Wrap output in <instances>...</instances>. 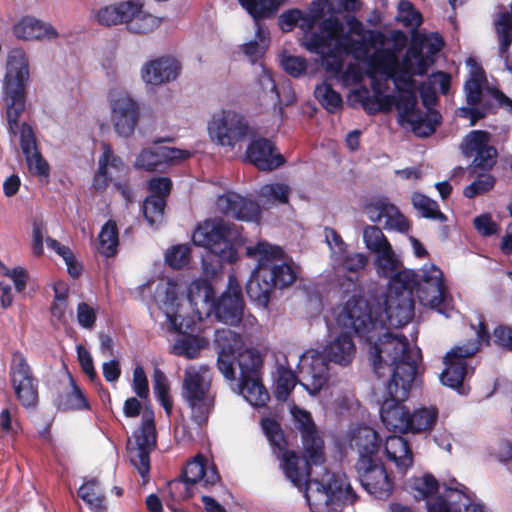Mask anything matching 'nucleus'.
<instances>
[{"label":"nucleus","instance_id":"obj_1","mask_svg":"<svg viewBox=\"0 0 512 512\" xmlns=\"http://www.w3.org/2000/svg\"><path fill=\"white\" fill-rule=\"evenodd\" d=\"M376 268L388 279L384 297L385 313L393 328L407 325L415 314L414 292L423 305L438 308L445 297L443 272L434 264L425 265L422 273L402 268L392 246L376 253Z\"/></svg>","mask_w":512,"mask_h":512},{"label":"nucleus","instance_id":"obj_2","mask_svg":"<svg viewBox=\"0 0 512 512\" xmlns=\"http://www.w3.org/2000/svg\"><path fill=\"white\" fill-rule=\"evenodd\" d=\"M420 350L414 352L406 337L391 335L375 346L373 371L378 378L389 376L380 418L389 431L407 433L409 409L404 405L419 373Z\"/></svg>","mask_w":512,"mask_h":512},{"label":"nucleus","instance_id":"obj_3","mask_svg":"<svg viewBox=\"0 0 512 512\" xmlns=\"http://www.w3.org/2000/svg\"><path fill=\"white\" fill-rule=\"evenodd\" d=\"M28 80L29 64L25 56L21 53L9 55L2 88L7 129L13 136L20 134V146L30 172L47 179L50 166L38 149L34 130L26 122L20 125L26 109Z\"/></svg>","mask_w":512,"mask_h":512},{"label":"nucleus","instance_id":"obj_4","mask_svg":"<svg viewBox=\"0 0 512 512\" xmlns=\"http://www.w3.org/2000/svg\"><path fill=\"white\" fill-rule=\"evenodd\" d=\"M217 368L227 380H235V364L239 368V389L244 398L255 407H263L270 399L262 383L263 359L258 350L244 349L239 333L230 329H217L214 336Z\"/></svg>","mask_w":512,"mask_h":512},{"label":"nucleus","instance_id":"obj_5","mask_svg":"<svg viewBox=\"0 0 512 512\" xmlns=\"http://www.w3.org/2000/svg\"><path fill=\"white\" fill-rule=\"evenodd\" d=\"M248 257H257V265L247 283L248 298L261 307H268L275 289L291 286L297 278L293 266L283 261L284 251L281 247L265 241L246 248Z\"/></svg>","mask_w":512,"mask_h":512},{"label":"nucleus","instance_id":"obj_6","mask_svg":"<svg viewBox=\"0 0 512 512\" xmlns=\"http://www.w3.org/2000/svg\"><path fill=\"white\" fill-rule=\"evenodd\" d=\"M382 444L379 433L366 425L358 427L350 440L358 455L354 469L361 486L376 499L386 500L393 493L394 479L380 456Z\"/></svg>","mask_w":512,"mask_h":512},{"label":"nucleus","instance_id":"obj_7","mask_svg":"<svg viewBox=\"0 0 512 512\" xmlns=\"http://www.w3.org/2000/svg\"><path fill=\"white\" fill-rule=\"evenodd\" d=\"M356 353L352 336L345 332L330 342L323 352L308 350L300 358L298 368L303 382L300 385L312 396L317 395L328 383L329 363L349 365Z\"/></svg>","mask_w":512,"mask_h":512},{"label":"nucleus","instance_id":"obj_8","mask_svg":"<svg viewBox=\"0 0 512 512\" xmlns=\"http://www.w3.org/2000/svg\"><path fill=\"white\" fill-rule=\"evenodd\" d=\"M239 236L236 225L222 218L206 219L199 223L192 234V241L196 246L208 249L202 260L204 269L216 273L224 264L235 263L238 252L233 242Z\"/></svg>","mask_w":512,"mask_h":512},{"label":"nucleus","instance_id":"obj_9","mask_svg":"<svg viewBox=\"0 0 512 512\" xmlns=\"http://www.w3.org/2000/svg\"><path fill=\"white\" fill-rule=\"evenodd\" d=\"M383 306L385 304L383 303ZM338 321L346 328H351L355 334L367 343L373 344L370 348L372 361L374 360L375 346L386 340V336L402 338L387 331L392 327L386 317L385 307L374 308L361 295H353L344 305Z\"/></svg>","mask_w":512,"mask_h":512},{"label":"nucleus","instance_id":"obj_10","mask_svg":"<svg viewBox=\"0 0 512 512\" xmlns=\"http://www.w3.org/2000/svg\"><path fill=\"white\" fill-rule=\"evenodd\" d=\"M261 428L272 447L273 454L280 461L285 477L297 487L304 484L307 486L313 481L314 479L310 478L312 465L321 466L322 464L309 463L303 450L304 467L300 468L301 458L295 451L288 449V441L277 420L270 417L262 418Z\"/></svg>","mask_w":512,"mask_h":512},{"label":"nucleus","instance_id":"obj_11","mask_svg":"<svg viewBox=\"0 0 512 512\" xmlns=\"http://www.w3.org/2000/svg\"><path fill=\"white\" fill-rule=\"evenodd\" d=\"M305 498L312 512H320L322 507L336 509L346 503L353 504L357 494L345 474L333 473L328 475L327 480L314 479L309 482L305 488Z\"/></svg>","mask_w":512,"mask_h":512},{"label":"nucleus","instance_id":"obj_12","mask_svg":"<svg viewBox=\"0 0 512 512\" xmlns=\"http://www.w3.org/2000/svg\"><path fill=\"white\" fill-rule=\"evenodd\" d=\"M8 375L10 386L19 404L26 410H36L40 400V381L20 351L12 353Z\"/></svg>","mask_w":512,"mask_h":512},{"label":"nucleus","instance_id":"obj_13","mask_svg":"<svg viewBox=\"0 0 512 512\" xmlns=\"http://www.w3.org/2000/svg\"><path fill=\"white\" fill-rule=\"evenodd\" d=\"M208 130L217 144L234 148L247 139L250 126L242 114L232 110H222L213 115L208 124Z\"/></svg>","mask_w":512,"mask_h":512},{"label":"nucleus","instance_id":"obj_14","mask_svg":"<svg viewBox=\"0 0 512 512\" xmlns=\"http://www.w3.org/2000/svg\"><path fill=\"white\" fill-rule=\"evenodd\" d=\"M244 308L242 286L237 277L230 274L226 290L214 301L212 314L219 322L238 326L243 320Z\"/></svg>","mask_w":512,"mask_h":512},{"label":"nucleus","instance_id":"obj_15","mask_svg":"<svg viewBox=\"0 0 512 512\" xmlns=\"http://www.w3.org/2000/svg\"><path fill=\"white\" fill-rule=\"evenodd\" d=\"M109 102L115 133L122 138L131 137L140 119L138 102L125 92L110 93Z\"/></svg>","mask_w":512,"mask_h":512},{"label":"nucleus","instance_id":"obj_16","mask_svg":"<svg viewBox=\"0 0 512 512\" xmlns=\"http://www.w3.org/2000/svg\"><path fill=\"white\" fill-rule=\"evenodd\" d=\"M472 355H466L459 346L450 349L444 356V370L440 375L441 383L447 387L456 390L461 395H467L470 387L465 384L467 376L474 374L475 368L470 367L467 359Z\"/></svg>","mask_w":512,"mask_h":512},{"label":"nucleus","instance_id":"obj_17","mask_svg":"<svg viewBox=\"0 0 512 512\" xmlns=\"http://www.w3.org/2000/svg\"><path fill=\"white\" fill-rule=\"evenodd\" d=\"M297 429L301 432L303 449L309 463L324 464V441L319 436L310 412L294 408L292 411Z\"/></svg>","mask_w":512,"mask_h":512},{"label":"nucleus","instance_id":"obj_18","mask_svg":"<svg viewBox=\"0 0 512 512\" xmlns=\"http://www.w3.org/2000/svg\"><path fill=\"white\" fill-rule=\"evenodd\" d=\"M187 299L193 316L186 319L200 322L212 315L216 298L214 287L209 280L199 278L192 281L188 286Z\"/></svg>","mask_w":512,"mask_h":512},{"label":"nucleus","instance_id":"obj_19","mask_svg":"<svg viewBox=\"0 0 512 512\" xmlns=\"http://www.w3.org/2000/svg\"><path fill=\"white\" fill-rule=\"evenodd\" d=\"M168 320L175 332L183 334L173 345V353L187 359L197 358L203 348L201 339L198 336L187 333L192 330L194 324L193 319H186L178 313L168 315Z\"/></svg>","mask_w":512,"mask_h":512},{"label":"nucleus","instance_id":"obj_20","mask_svg":"<svg viewBox=\"0 0 512 512\" xmlns=\"http://www.w3.org/2000/svg\"><path fill=\"white\" fill-rule=\"evenodd\" d=\"M217 206L228 217L241 221H258L261 217L259 204L235 192L219 196Z\"/></svg>","mask_w":512,"mask_h":512},{"label":"nucleus","instance_id":"obj_21","mask_svg":"<svg viewBox=\"0 0 512 512\" xmlns=\"http://www.w3.org/2000/svg\"><path fill=\"white\" fill-rule=\"evenodd\" d=\"M246 158L261 171H272L285 162V158L276 152L275 144L264 137L250 142L246 149Z\"/></svg>","mask_w":512,"mask_h":512},{"label":"nucleus","instance_id":"obj_22","mask_svg":"<svg viewBox=\"0 0 512 512\" xmlns=\"http://www.w3.org/2000/svg\"><path fill=\"white\" fill-rule=\"evenodd\" d=\"M181 70L180 63L172 57L162 56L143 65L141 77L151 85H161L175 80Z\"/></svg>","mask_w":512,"mask_h":512},{"label":"nucleus","instance_id":"obj_23","mask_svg":"<svg viewBox=\"0 0 512 512\" xmlns=\"http://www.w3.org/2000/svg\"><path fill=\"white\" fill-rule=\"evenodd\" d=\"M366 212L372 222L380 223L383 219L385 229H395L399 232H407L410 228L408 219L399 209L386 200H378L366 206Z\"/></svg>","mask_w":512,"mask_h":512},{"label":"nucleus","instance_id":"obj_24","mask_svg":"<svg viewBox=\"0 0 512 512\" xmlns=\"http://www.w3.org/2000/svg\"><path fill=\"white\" fill-rule=\"evenodd\" d=\"M180 477L191 487L200 484L206 489L211 488L220 481V475L216 466L211 465L208 467L207 460L201 455L187 462Z\"/></svg>","mask_w":512,"mask_h":512},{"label":"nucleus","instance_id":"obj_25","mask_svg":"<svg viewBox=\"0 0 512 512\" xmlns=\"http://www.w3.org/2000/svg\"><path fill=\"white\" fill-rule=\"evenodd\" d=\"M384 452L387 459L394 463L396 469L406 473L414 464V454L408 440L399 435L386 438Z\"/></svg>","mask_w":512,"mask_h":512},{"label":"nucleus","instance_id":"obj_26","mask_svg":"<svg viewBox=\"0 0 512 512\" xmlns=\"http://www.w3.org/2000/svg\"><path fill=\"white\" fill-rule=\"evenodd\" d=\"M15 36L23 40L55 39L58 36L56 29L42 21L26 17L14 26Z\"/></svg>","mask_w":512,"mask_h":512},{"label":"nucleus","instance_id":"obj_27","mask_svg":"<svg viewBox=\"0 0 512 512\" xmlns=\"http://www.w3.org/2000/svg\"><path fill=\"white\" fill-rule=\"evenodd\" d=\"M384 59L392 64L388 77L393 80L395 88L399 92L404 89L414 90L416 81L413 79V63L408 57H403L402 62L398 63L394 55L386 53Z\"/></svg>","mask_w":512,"mask_h":512},{"label":"nucleus","instance_id":"obj_28","mask_svg":"<svg viewBox=\"0 0 512 512\" xmlns=\"http://www.w3.org/2000/svg\"><path fill=\"white\" fill-rule=\"evenodd\" d=\"M137 9V1L129 0L117 5L105 6L98 10L96 21L100 25L112 26L127 23L128 17Z\"/></svg>","mask_w":512,"mask_h":512},{"label":"nucleus","instance_id":"obj_29","mask_svg":"<svg viewBox=\"0 0 512 512\" xmlns=\"http://www.w3.org/2000/svg\"><path fill=\"white\" fill-rule=\"evenodd\" d=\"M470 77L465 82L466 101L470 106H476L482 100V87L487 82L486 74L482 66L473 58H469Z\"/></svg>","mask_w":512,"mask_h":512},{"label":"nucleus","instance_id":"obj_30","mask_svg":"<svg viewBox=\"0 0 512 512\" xmlns=\"http://www.w3.org/2000/svg\"><path fill=\"white\" fill-rule=\"evenodd\" d=\"M55 403L58 409L63 411L89 409V403L83 391L71 375L63 393L58 394Z\"/></svg>","mask_w":512,"mask_h":512},{"label":"nucleus","instance_id":"obj_31","mask_svg":"<svg viewBox=\"0 0 512 512\" xmlns=\"http://www.w3.org/2000/svg\"><path fill=\"white\" fill-rule=\"evenodd\" d=\"M439 417L436 406H422L415 409L408 416L407 433L429 432L435 427Z\"/></svg>","mask_w":512,"mask_h":512},{"label":"nucleus","instance_id":"obj_32","mask_svg":"<svg viewBox=\"0 0 512 512\" xmlns=\"http://www.w3.org/2000/svg\"><path fill=\"white\" fill-rule=\"evenodd\" d=\"M439 481L431 473H425L421 477H412L407 483V490L415 500L434 501L439 491Z\"/></svg>","mask_w":512,"mask_h":512},{"label":"nucleus","instance_id":"obj_33","mask_svg":"<svg viewBox=\"0 0 512 512\" xmlns=\"http://www.w3.org/2000/svg\"><path fill=\"white\" fill-rule=\"evenodd\" d=\"M78 496L93 512H107L106 496L96 478L85 481L77 491Z\"/></svg>","mask_w":512,"mask_h":512},{"label":"nucleus","instance_id":"obj_34","mask_svg":"<svg viewBox=\"0 0 512 512\" xmlns=\"http://www.w3.org/2000/svg\"><path fill=\"white\" fill-rule=\"evenodd\" d=\"M191 410V420L199 427L207 424L215 406V395L212 393L185 400Z\"/></svg>","mask_w":512,"mask_h":512},{"label":"nucleus","instance_id":"obj_35","mask_svg":"<svg viewBox=\"0 0 512 512\" xmlns=\"http://www.w3.org/2000/svg\"><path fill=\"white\" fill-rule=\"evenodd\" d=\"M119 233L114 220H108L101 228L98 235V252L107 257H114L118 252Z\"/></svg>","mask_w":512,"mask_h":512},{"label":"nucleus","instance_id":"obj_36","mask_svg":"<svg viewBox=\"0 0 512 512\" xmlns=\"http://www.w3.org/2000/svg\"><path fill=\"white\" fill-rule=\"evenodd\" d=\"M134 437L138 448L153 450L156 447L157 433L152 410L146 408L139 430Z\"/></svg>","mask_w":512,"mask_h":512},{"label":"nucleus","instance_id":"obj_37","mask_svg":"<svg viewBox=\"0 0 512 512\" xmlns=\"http://www.w3.org/2000/svg\"><path fill=\"white\" fill-rule=\"evenodd\" d=\"M164 146L143 149L137 156L134 166L138 170L161 171L166 166Z\"/></svg>","mask_w":512,"mask_h":512},{"label":"nucleus","instance_id":"obj_38","mask_svg":"<svg viewBox=\"0 0 512 512\" xmlns=\"http://www.w3.org/2000/svg\"><path fill=\"white\" fill-rule=\"evenodd\" d=\"M441 120L442 116L436 110H427L424 115L419 111L414 117L409 118L413 132L419 137H429L435 133Z\"/></svg>","mask_w":512,"mask_h":512},{"label":"nucleus","instance_id":"obj_39","mask_svg":"<svg viewBox=\"0 0 512 512\" xmlns=\"http://www.w3.org/2000/svg\"><path fill=\"white\" fill-rule=\"evenodd\" d=\"M211 393V384L198 371H186L182 384L184 400Z\"/></svg>","mask_w":512,"mask_h":512},{"label":"nucleus","instance_id":"obj_40","mask_svg":"<svg viewBox=\"0 0 512 512\" xmlns=\"http://www.w3.org/2000/svg\"><path fill=\"white\" fill-rule=\"evenodd\" d=\"M314 96L328 113L334 114L343 107L341 94L334 90L330 83L322 82L317 84Z\"/></svg>","mask_w":512,"mask_h":512},{"label":"nucleus","instance_id":"obj_41","mask_svg":"<svg viewBox=\"0 0 512 512\" xmlns=\"http://www.w3.org/2000/svg\"><path fill=\"white\" fill-rule=\"evenodd\" d=\"M286 0H246L243 8L253 19H268L276 15Z\"/></svg>","mask_w":512,"mask_h":512},{"label":"nucleus","instance_id":"obj_42","mask_svg":"<svg viewBox=\"0 0 512 512\" xmlns=\"http://www.w3.org/2000/svg\"><path fill=\"white\" fill-rule=\"evenodd\" d=\"M454 483H456L459 487H446V496L437 495L434 501L427 502V512H460V507H452L451 503L446 499V497L451 498L453 493H457L459 499L466 498L470 500L469 496L465 493L467 487L463 484L457 483L454 479Z\"/></svg>","mask_w":512,"mask_h":512},{"label":"nucleus","instance_id":"obj_43","mask_svg":"<svg viewBox=\"0 0 512 512\" xmlns=\"http://www.w3.org/2000/svg\"><path fill=\"white\" fill-rule=\"evenodd\" d=\"M167 201L165 199L153 198L147 196L142 204V212L148 225L158 227L164 221Z\"/></svg>","mask_w":512,"mask_h":512},{"label":"nucleus","instance_id":"obj_44","mask_svg":"<svg viewBox=\"0 0 512 512\" xmlns=\"http://www.w3.org/2000/svg\"><path fill=\"white\" fill-rule=\"evenodd\" d=\"M153 389L154 394L164 408L167 416L172 414L173 400L170 395V387L165 374L160 369H155L153 375Z\"/></svg>","mask_w":512,"mask_h":512},{"label":"nucleus","instance_id":"obj_45","mask_svg":"<svg viewBox=\"0 0 512 512\" xmlns=\"http://www.w3.org/2000/svg\"><path fill=\"white\" fill-rule=\"evenodd\" d=\"M412 204L424 218L436 219L440 222L447 220V216L440 211L438 203L422 193L413 194Z\"/></svg>","mask_w":512,"mask_h":512},{"label":"nucleus","instance_id":"obj_46","mask_svg":"<svg viewBox=\"0 0 512 512\" xmlns=\"http://www.w3.org/2000/svg\"><path fill=\"white\" fill-rule=\"evenodd\" d=\"M490 344L491 334L488 330L485 317L483 315H480L476 330V338L470 339L463 345L458 346L464 350L466 355L475 356L478 352L481 351L482 346H490Z\"/></svg>","mask_w":512,"mask_h":512},{"label":"nucleus","instance_id":"obj_47","mask_svg":"<svg viewBox=\"0 0 512 512\" xmlns=\"http://www.w3.org/2000/svg\"><path fill=\"white\" fill-rule=\"evenodd\" d=\"M277 372L274 395L278 401L285 402L297 384V376L285 367H279Z\"/></svg>","mask_w":512,"mask_h":512},{"label":"nucleus","instance_id":"obj_48","mask_svg":"<svg viewBox=\"0 0 512 512\" xmlns=\"http://www.w3.org/2000/svg\"><path fill=\"white\" fill-rule=\"evenodd\" d=\"M290 194V186L280 182L265 184L259 191V197L264 199L265 202L278 204L288 203Z\"/></svg>","mask_w":512,"mask_h":512},{"label":"nucleus","instance_id":"obj_49","mask_svg":"<svg viewBox=\"0 0 512 512\" xmlns=\"http://www.w3.org/2000/svg\"><path fill=\"white\" fill-rule=\"evenodd\" d=\"M496 31L499 37V53L503 56L508 52L512 43V18L509 12H503L499 15L496 22Z\"/></svg>","mask_w":512,"mask_h":512},{"label":"nucleus","instance_id":"obj_50","mask_svg":"<svg viewBox=\"0 0 512 512\" xmlns=\"http://www.w3.org/2000/svg\"><path fill=\"white\" fill-rule=\"evenodd\" d=\"M413 63V74L423 76L427 73L428 68L434 64L435 59L424 54L421 46L411 45L405 56Z\"/></svg>","mask_w":512,"mask_h":512},{"label":"nucleus","instance_id":"obj_51","mask_svg":"<svg viewBox=\"0 0 512 512\" xmlns=\"http://www.w3.org/2000/svg\"><path fill=\"white\" fill-rule=\"evenodd\" d=\"M363 240L366 248L378 253L390 247L391 244L378 226H367L363 231Z\"/></svg>","mask_w":512,"mask_h":512},{"label":"nucleus","instance_id":"obj_52","mask_svg":"<svg viewBox=\"0 0 512 512\" xmlns=\"http://www.w3.org/2000/svg\"><path fill=\"white\" fill-rule=\"evenodd\" d=\"M398 21L405 27H419L423 22L422 14L415 9L409 0H401L398 3Z\"/></svg>","mask_w":512,"mask_h":512},{"label":"nucleus","instance_id":"obj_53","mask_svg":"<svg viewBox=\"0 0 512 512\" xmlns=\"http://www.w3.org/2000/svg\"><path fill=\"white\" fill-rule=\"evenodd\" d=\"M490 134L482 130H474L466 137L464 153L468 157L483 151L489 147Z\"/></svg>","mask_w":512,"mask_h":512},{"label":"nucleus","instance_id":"obj_54","mask_svg":"<svg viewBox=\"0 0 512 512\" xmlns=\"http://www.w3.org/2000/svg\"><path fill=\"white\" fill-rule=\"evenodd\" d=\"M191 250L187 245L171 247L165 254L167 265L173 269H181L190 261Z\"/></svg>","mask_w":512,"mask_h":512},{"label":"nucleus","instance_id":"obj_55","mask_svg":"<svg viewBox=\"0 0 512 512\" xmlns=\"http://www.w3.org/2000/svg\"><path fill=\"white\" fill-rule=\"evenodd\" d=\"M147 189L148 196L167 201L172 190V181L168 177H153L148 181Z\"/></svg>","mask_w":512,"mask_h":512},{"label":"nucleus","instance_id":"obj_56","mask_svg":"<svg viewBox=\"0 0 512 512\" xmlns=\"http://www.w3.org/2000/svg\"><path fill=\"white\" fill-rule=\"evenodd\" d=\"M152 450L136 448L134 452H131L130 460L133 466L137 469L138 473L143 478V482L148 481L150 472V452Z\"/></svg>","mask_w":512,"mask_h":512},{"label":"nucleus","instance_id":"obj_57","mask_svg":"<svg viewBox=\"0 0 512 512\" xmlns=\"http://www.w3.org/2000/svg\"><path fill=\"white\" fill-rule=\"evenodd\" d=\"M495 184V179L491 175H481L470 185L464 188L463 194L467 198H474L477 195L490 191Z\"/></svg>","mask_w":512,"mask_h":512},{"label":"nucleus","instance_id":"obj_58","mask_svg":"<svg viewBox=\"0 0 512 512\" xmlns=\"http://www.w3.org/2000/svg\"><path fill=\"white\" fill-rule=\"evenodd\" d=\"M332 40L321 31L310 32L306 35L305 47L311 53L323 54L325 49H330Z\"/></svg>","mask_w":512,"mask_h":512},{"label":"nucleus","instance_id":"obj_59","mask_svg":"<svg viewBox=\"0 0 512 512\" xmlns=\"http://www.w3.org/2000/svg\"><path fill=\"white\" fill-rule=\"evenodd\" d=\"M417 98L413 89H404L399 92V96L396 101V107L398 110L403 111L404 114L410 118L414 117L419 111L416 110Z\"/></svg>","mask_w":512,"mask_h":512},{"label":"nucleus","instance_id":"obj_60","mask_svg":"<svg viewBox=\"0 0 512 512\" xmlns=\"http://www.w3.org/2000/svg\"><path fill=\"white\" fill-rule=\"evenodd\" d=\"M368 264V257L364 253H349L343 256L340 267L343 271L358 273Z\"/></svg>","mask_w":512,"mask_h":512},{"label":"nucleus","instance_id":"obj_61","mask_svg":"<svg viewBox=\"0 0 512 512\" xmlns=\"http://www.w3.org/2000/svg\"><path fill=\"white\" fill-rule=\"evenodd\" d=\"M97 320L96 310L86 302H80L77 305V321L78 324L85 329L94 328Z\"/></svg>","mask_w":512,"mask_h":512},{"label":"nucleus","instance_id":"obj_62","mask_svg":"<svg viewBox=\"0 0 512 512\" xmlns=\"http://www.w3.org/2000/svg\"><path fill=\"white\" fill-rule=\"evenodd\" d=\"M191 486L186 484L180 477L178 479L171 480L167 483V490L172 500L180 501L185 500L193 496Z\"/></svg>","mask_w":512,"mask_h":512},{"label":"nucleus","instance_id":"obj_63","mask_svg":"<svg viewBox=\"0 0 512 512\" xmlns=\"http://www.w3.org/2000/svg\"><path fill=\"white\" fill-rule=\"evenodd\" d=\"M494 344L506 351L512 352V327L500 324L493 330Z\"/></svg>","mask_w":512,"mask_h":512},{"label":"nucleus","instance_id":"obj_64","mask_svg":"<svg viewBox=\"0 0 512 512\" xmlns=\"http://www.w3.org/2000/svg\"><path fill=\"white\" fill-rule=\"evenodd\" d=\"M473 165L480 170H490L496 163L497 151L493 146H489L481 152L473 155Z\"/></svg>","mask_w":512,"mask_h":512}]
</instances>
